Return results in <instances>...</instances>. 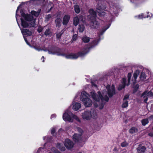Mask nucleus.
Here are the masks:
<instances>
[{
	"label": "nucleus",
	"mask_w": 153,
	"mask_h": 153,
	"mask_svg": "<svg viewBox=\"0 0 153 153\" xmlns=\"http://www.w3.org/2000/svg\"><path fill=\"white\" fill-rule=\"evenodd\" d=\"M107 92L104 91L102 92V95L100 92L99 91L98 92L99 96L97 95L94 91L91 92V95L92 97L96 101H99L100 99L102 100H105L108 102L109 100L107 94H108L109 97H111L113 95L115 94V87L114 85L111 86V90L110 89V86L109 85H107L106 87Z\"/></svg>",
	"instance_id": "obj_1"
},
{
	"label": "nucleus",
	"mask_w": 153,
	"mask_h": 153,
	"mask_svg": "<svg viewBox=\"0 0 153 153\" xmlns=\"http://www.w3.org/2000/svg\"><path fill=\"white\" fill-rule=\"evenodd\" d=\"M98 42V40L95 39L90 42L87 47L83 48L82 51L79 52L77 54L71 53L66 55L65 57L67 59H76L79 56H83L88 53L91 48L97 45Z\"/></svg>",
	"instance_id": "obj_2"
},
{
	"label": "nucleus",
	"mask_w": 153,
	"mask_h": 153,
	"mask_svg": "<svg viewBox=\"0 0 153 153\" xmlns=\"http://www.w3.org/2000/svg\"><path fill=\"white\" fill-rule=\"evenodd\" d=\"M90 22L89 24L90 27L92 28L97 29L99 25V23L96 19L97 13L92 9L89 10Z\"/></svg>",
	"instance_id": "obj_3"
},
{
	"label": "nucleus",
	"mask_w": 153,
	"mask_h": 153,
	"mask_svg": "<svg viewBox=\"0 0 153 153\" xmlns=\"http://www.w3.org/2000/svg\"><path fill=\"white\" fill-rule=\"evenodd\" d=\"M73 114L68 110L65 111L63 115V119L65 121L72 122L73 121Z\"/></svg>",
	"instance_id": "obj_4"
},
{
	"label": "nucleus",
	"mask_w": 153,
	"mask_h": 153,
	"mask_svg": "<svg viewBox=\"0 0 153 153\" xmlns=\"http://www.w3.org/2000/svg\"><path fill=\"white\" fill-rule=\"evenodd\" d=\"M153 96V93L149 91L148 92L147 91H145L141 95V97H143L144 98H145L144 100V102L146 103V102L148 99V97H151Z\"/></svg>",
	"instance_id": "obj_5"
},
{
	"label": "nucleus",
	"mask_w": 153,
	"mask_h": 153,
	"mask_svg": "<svg viewBox=\"0 0 153 153\" xmlns=\"http://www.w3.org/2000/svg\"><path fill=\"white\" fill-rule=\"evenodd\" d=\"M82 117L84 119L90 120L92 117L91 111H85L82 114Z\"/></svg>",
	"instance_id": "obj_6"
},
{
	"label": "nucleus",
	"mask_w": 153,
	"mask_h": 153,
	"mask_svg": "<svg viewBox=\"0 0 153 153\" xmlns=\"http://www.w3.org/2000/svg\"><path fill=\"white\" fill-rule=\"evenodd\" d=\"M64 145L67 149H70L73 147L74 144L72 141L67 139L65 140Z\"/></svg>",
	"instance_id": "obj_7"
},
{
	"label": "nucleus",
	"mask_w": 153,
	"mask_h": 153,
	"mask_svg": "<svg viewBox=\"0 0 153 153\" xmlns=\"http://www.w3.org/2000/svg\"><path fill=\"white\" fill-rule=\"evenodd\" d=\"M82 101L84 103L86 107H90L92 104L91 100L88 98H84L82 99Z\"/></svg>",
	"instance_id": "obj_8"
},
{
	"label": "nucleus",
	"mask_w": 153,
	"mask_h": 153,
	"mask_svg": "<svg viewBox=\"0 0 153 153\" xmlns=\"http://www.w3.org/2000/svg\"><path fill=\"white\" fill-rule=\"evenodd\" d=\"M73 140L76 142H79L81 140V134H75L73 136Z\"/></svg>",
	"instance_id": "obj_9"
},
{
	"label": "nucleus",
	"mask_w": 153,
	"mask_h": 153,
	"mask_svg": "<svg viewBox=\"0 0 153 153\" xmlns=\"http://www.w3.org/2000/svg\"><path fill=\"white\" fill-rule=\"evenodd\" d=\"M27 20L28 21L30 27H34L35 25V19L33 18L32 16L30 18H29Z\"/></svg>",
	"instance_id": "obj_10"
},
{
	"label": "nucleus",
	"mask_w": 153,
	"mask_h": 153,
	"mask_svg": "<svg viewBox=\"0 0 153 153\" xmlns=\"http://www.w3.org/2000/svg\"><path fill=\"white\" fill-rule=\"evenodd\" d=\"M70 19V16L68 15H65L63 18L62 24L64 25H66L68 23Z\"/></svg>",
	"instance_id": "obj_11"
},
{
	"label": "nucleus",
	"mask_w": 153,
	"mask_h": 153,
	"mask_svg": "<svg viewBox=\"0 0 153 153\" xmlns=\"http://www.w3.org/2000/svg\"><path fill=\"white\" fill-rule=\"evenodd\" d=\"M21 25L23 27H29L30 25L29 24L28 21L27 20H24L22 19L21 18Z\"/></svg>",
	"instance_id": "obj_12"
},
{
	"label": "nucleus",
	"mask_w": 153,
	"mask_h": 153,
	"mask_svg": "<svg viewBox=\"0 0 153 153\" xmlns=\"http://www.w3.org/2000/svg\"><path fill=\"white\" fill-rule=\"evenodd\" d=\"M21 32L23 35L30 36L32 34L31 32L27 29H22L21 30Z\"/></svg>",
	"instance_id": "obj_13"
},
{
	"label": "nucleus",
	"mask_w": 153,
	"mask_h": 153,
	"mask_svg": "<svg viewBox=\"0 0 153 153\" xmlns=\"http://www.w3.org/2000/svg\"><path fill=\"white\" fill-rule=\"evenodd\" d=\"M97 9V14L100 16H103L105 14V12L102 9L101 7H98Z\"/></svg>",
	"instance_id": "obj_14"
},
{
	"label": "nucleus",
	"mask_w": 153,
	"mask_h": 153,
	"mask_svg": "<svg viewBox=\"0 0 153 153\" xmlns=\"http://www.w3.org/2000/svg\"><path fill=\"white\" fill-rule=\"evenodd\" d=\"M146 148L143 146L141 145H139L138 147L137 148V150L138 153H143L146 150Z\"/></svg>",
	"instance_id": "obj_15"
},
{
	"label": "nucleus",
	"mask_w": 153,
	"mask_h": 153,
	"mask_svg": "<svg viewBox=\"0 0 153 153\" xmlns=\"http://www.w3.org/2000/svg\"><path fill=\"white\" fill-rule=\"evenodd\" d=\"M73 109L75 111L78 110L81 107L79 103L75 102L73 103Z\"/></svg>",
	"instance_id": "obj_16"
},
{
	"label": "nucleus",
	"mask_w": 153,
	"mask_h": 153,
	"mask_svg": "<svg viewBox=\"0 0 153 153\" xmlns=\"http://www.w3.org/2000/svg\"><path fill=\"white\" fill-rule=\"evenodd\" d=\"M41 10V9L39 10L37 12L32 10L31 11V13L32 16H34L35 17H37L39 15Z\"/></svg>",
	"instance_id": "obj_17"
},
{
	"label": "nucleus",
	"mask_w": 153,
	"mask_h": 153,
	"mask_svg": "<svg viewBox=\"0 0 153 153\" xmlns=\"http://www.w3.org/2000/svg\"><path fill=\"white\" fill-rule=\"evenodd\" d=\"M90 38L86 36H83L82 38V40L84 43H88L90 41Z\"/></svg>",
	"instance_id": "obj_18"
},
{
	"label": "nucleus",
	"mask_w": 153,
	"mask_h": 153,
	"mask_svg": "<svg viewBox=\"0 0 153 153\" xmlns=\"http://www.w3.org/2000/svg\"><path fill=\"white\" fill-rule=\"evenodd\" d=\"M61 19L60 18H57L55 21L56 26L59 27L61 24Z\"/></svg>",
	"instance_id": "obj_19"
},
{
	"label": "nucleus",
	"mask_w": 153,
	"mask_h": 153,
	"mask_svg": "<svg viewBox=\"0 0 153 153\" xmlns=\"http://www.w3.org/2000/svg\"><path fill=\"white\" fill-rule=\"evenodd\" d=\"M139 73V71L138 70H137L136 71V72L134 73L133 75V80H134V81L133 82L134 83H135L136 82V79H137V78L138 76V74H138Z\"/></svg>",
	"instance_id": "obj_20"
},
{
	"label": "nucleus",
	"mask_w": 153,
	"mask_h": 153,
	"mask_svg": "<svg viewBox=\"0 0 153 153\" xmlns=\"http://www.w3.org/2000/svg\"><path fill=\"white\" fill-rule=\"evenodd\" d=\"M129 131L130 133L133 134L137 133L138 131V129L135 127H133L130 129Z\"/></svg>",
	"instance_id": "obj_21"
},
{
	"label": "nucleus",
	"mask_w": 153,
	"mask_h": 153,
	"mask_svg": "<svg viewBox=\"0 0 153 153\" xmlns=\"http://www.w3.org/2000/svg\"><path fill=\"white\" fill-rule=\"evenodd\" d=\"M88 94L85 91H83L81 93V97L82 99L84 98H88Z\"/></svg>",
	"instance_id": "obj_22"
},
{
	"label": "nucleus",
	"mask_w": 153,
	"mask_h": 153,
	"mask_svg": "<svg viewBox=\"0 0 153 153\" xmlns=\"http://www.w3.org/2000/svg\"><path fill=\"white\" fill-rule=\"evenodd\" d=\"M91 114H92V117L93 118H96L97 117V114L96 111L92 110L91 111Z\"/></svg>",
	"instance_id": "obj_23"
},
{
	"label": "nucleus",
	"mask_w": 153,
	"mask_h": 153,
	"mask_svg": "<svg viewBox=\"0 0 153 153\" xmlns=\"http://www.w3.org/2000/svg\"><path fill=\"white\" fill-rule=\"evenodd\" d=\"M57 147L62 151H64L65 150V147L60 143H59L57 144Z\"/></svg>",
	"instance_id": "obj_24"
},
{
	"label": "nucleus",
	"mask_w": 153,
	"mask_h": 153,
	"mask_svg": "<svg viewBox=\"0 0 153 153\" xmlns=\"http://www.w3.org/2000/svg\"><path fill=\"white\" fill-rule=\"evenodd\" d=\"M79 20L78 17L76 16L74 17V19L73 24L75 26H77L79 23Z\"/></svg>",
	"instance_id": "obj_25"
},
{
	"label": "nucleus",
	"mask_w": 153,
	"mask_h": 153,
	"mask_svg": "<svg viewBox=\"0 0 153 153\" xmlns=\"http://www.w3.org/2000/svg\"><path fill=\"white\" fill-rule=\"evenodd\" d=\"M21 16L25 18V20H27L29 18H30L31 17V15L26 14L24 13H21Z\"/></svg>",
	"instance_id": "obj_26"
},
{
	"label": "nucleus",
	"mask_w": 153,
	"mask_h": 153,
	"mask_svg": "<svg viewBox=\"0 0 153 153\" xmlns=\"http://www.w3.org/2000/svg\"><path fill=\"white\" fill-rule=\"evenodd\" d=\"M85 29V27L83 25H79L78 28V30L79 32L80 33L82 32Z\"/></svg>",
	"instance_id": "obj_27"
},
{
	"label": "nucleus",
	"mask_w": 153,
	"mask_h": 153,
	"mask_svg": "<svg viewBox=\"0 0 153 153\" xmlns=\"http://www.w3.org/2000/svg\"><path fill=\"white\" fill-rule=\"evenodd\" d=\"M74 9L75 12L77 13H78L80 11V9L79 6L78 5H75L74 6Z\"/></svg>",
	"instance_id": "obj_28"
},
{
	"label": "nucleus",
	"mask_w": 153,
	"mask_h": 153,
	"mask_svg": "<svg viewBox=\"0 0 153 153\" xmlns=\"http://www.w3.org/2000/svg\"><path fill=\"white\" fill-rule=\"evenodd\" d=\"M128 143L126 141H124L121 143L120 146L122 147H125L128 146Z\"/></svg>",
	"instance_id": "obj_29"
},
{
	"label": "nucleus",
	"mask_w": 153,
	"mask_h": 153,
	"mask_svg": "<svg viewBox=\"0 0 153 153\" xmlns=\"http://www.w3.org/2000/svg\"><path fill=\"white\" fill-rule=\"evenodd\" d=\"M140 79L142 80H144L146 78V76L144 72H142L140 76Z\"/></svg>",
	"instance_id": "obj_30"
},
{
	"label": "nucleus",
	"mask_w": 153,
	"mask_h": 153,
	"mask_svg": "<svg viewBox=\"0 0 153 153\" xmlns=\"http://www.w3.org/2000/svg\"><path fill=\"white\" fill-rule=\"evenodd\" d=\"M128 105V101H123V102L122 105V107L123 108L127 107Z\"/></svg>",
	"instance_id": "obj_31"
},
{
	"label": "nucleus",
	"mask_w": 153,
	"mask_h": 153,
	"mask_svg": "<svg viewBox=\"0 0 153 153\" xmlns=\"http://www.w3.org/2000/svg\"><path fill=\"white\" fill-rule=\"evenodd\" d=\"M149 123L148 120L147 119H144L142 120V123L143 126H145Z\"/></svg>",
	"instance_id": "obj_32"
},
{
	"label": "nucleus",
	"mask_w": 153,
	"mask_h": 153,
	"mask_svg": "<svg viewBox=\"0 0 153 153\" xmlns=\"http://www.w3.org/2000/svg\"><path fill=\"white\" fill-rule=\"evenodd\" d=\"M51 31L50 29H47L44 33V34L46 36L50 35L51 34Z\"/></svg>",
	"instance_id": "obj_33"
},
{
	"label": "nucleus",
	"mask_w": 153,
	"mask_h": 153,
	"mask_svg": "<svg viewBox=\"0 0 153 153\" xmlns=\"http://www.w3.org/2000/svg\"><path fill=\"white\" fill-rule=\"evenodd\" d=\"M72 118L73 119H75L76 121H78L79 122H80V120L79 119V118L77 116H76L74 114H73L72 116Z\"/></svg>",
	"instance_id": "obj_34"
},
{
	"label": "nucleus",
	"mask_w": 153,
	"mask_h": 153,
	"mask_svg": "<svg viewBox=\"0 0 153 153\" xmlns=\"http://www.w3.org/2000/svg\"><path fill=\"white\" fill-rule=\"evenodd\" d=\"M131 74L130 73H128V83L127 85H128L130 84V79L131 77Z\"/></svg>",
	"instance_id": "obj_35"
},
{
	"label": "nucleus",
	"mask_w": 153,
	"mask_h": 153,
	"mask_svg": "<svg viewBox=\"0 0 153 153\" xmlns=\"http://www.w3.org/2000/svg\"><path fill=\"white\" fill-rule=\"evenodd\" d=\"M59 49H58L56 50L55 51H48V53L49 54H54L56 53H58V51H59Z\"/></svg>",
	"instance_id": "obj_36"
},
{
	"label": "nucleus",
	"mask_w": 153,
	"mask_h": 153,
	"mask_svg": "<svg viewBox=\"0 0 153 153\" xmlns=\"http://www.w3.org/2000/svg\"><path fill=\"white\" fill-rule=\"evenodd\" d=\"M125 86V85L124 84H120V85L119 87H118V89L119 90H121L123 88H124Z\"/></svg>",
	"instance_id": "obj_37"
},
{
	"label": "nucleus",
	"mask_w": 153,
	"mask_h": 153,
	"mask_svg": "<svg viewBox=\"0 0 153 153\" xmlns=\"http://www.w3.org/2000/svg\"><path fill=\"white\" fill-rule=\"evenodd\" d=\"M77 34H75L74 35L72 36V39L73 40V41H75L77 39Z\"/></svg>",
	"instance_id": "obj_38"
},
{
	"label": "nucleus",
	"mask_w": 153,
	"mask_h": 153,
	"mask_svg": "<svg viewBox=\"0 0 153 153\" xmlns=\"http://www.w3.org/2000/svg\"><path fill=\"white\" fill-rule=\"evenodd\" d=\"M77 17H78L79 21L82 22L83 21L84 17L80 15Z\"/></svg>",
	"instance_id": "obj_39"
},
{
	"label": "nucleus",
	"mask_w": 153,
	"mask_h": 153,
	"mask_svg": "<svg viewBox=\"0 0 153 153\" xmlns=\"http://www.w3.org/2000/svg\"><path fill=\"white\" fill-rule=\"evenodd\" d=\"M76 129L77 131H78L79 132L80 134H81L82 135V133L83 132L82 130L79 127H77L76 128Z\"/></svg>",
	"instance_id": "obj_40"
},
{
	"label": "nucleus",
	"mask_w": 153,
	"mask_h": 153,
	"mask_svg": "<svg viewBox=\"0 0 153 153\" xmlns=\"http://www.w3.org/2000/svg\"><path fill=\"white\" fill-rule=\"evenodd\" d=\"M51 17V14H49L47 15L46 17V21H48L49 20L50 18Z\"/></svg>",
	"instance_id": "obj_41"
},
{
	"label": "nucleus",
	"mask_w": 153,
	"mask_h": 153,
	"mask_svg": "<svg viewBox=\"0 0 153 153\" xmlns=\"http://www.w3.org/2000/svg\"><path fill=\"white\" fill-rule=\"evenodd\" d=\"M62 33V32H61L58 34H57L56 35V38L57 39H59L60 38Z\"/></svg>",
	"instance_id": "obj_42"
},
{
	"label": "nucleus",
	"mask_w": 153,
	"mask_h": 153,
	"mask_svg": "<svg viewBox=\"0 0 153 153\" xmlns=\"http://www.w3.org/2000/svg\"><path fill=\"white\" fill-rule=\"evenodd\" d=\"M43 30V28L42 27H39L37 31L39 33H40Z\"/></svg>",
	"instance_id": "obj_43"
},
{
	"label": "nucleus",
	"mask_w": 153,
	"mask_h": 153,
	"mask_svg": "<svg viewBox=\"0 0 153 153\" xmlns=\"http://www.w3.org/2000/svg\"><path fill=\"white\" fill-rule=\"evenodd\" d=\"M129 95L128 94H127V95H126L125 96V97L123 98V101H127L126 100L127 99H128L129 98Z\"/></svg>",
	"instance_id": "obj_44"
},
{
	"label": "nucleus",
	"mask_w": 153,
	"mask_h": 153,
	"mask_svg": "<svg viewBox=\"0 0 153 153\" xmlns=\"http://www.w3.org/2000/svg\"><path fill=\"white\" fill-rule=\"evenodd\" d=\"M126 82V79L125 78H123L122 82V84H124L125 85Z\"/></svg>",
	"instance_id": "obj_45"
},
{
	"label": "nucleus",
	"mask_w": 153,
	"mask_h": 153,
	"mask_svg": "<svg viewBox=\"0 0 153 153\" xmlns=\"http://www.w3.org/2000/svg\"><path fill=\"white\" fill-rule=\"evenodd\" d=\"M55 132V130L54 128H53L52 129L51 133L52 134H54Z\"/></svg>",
	"instance_id": "obj_46"
},
{
	"label": "nucleus",
	"mask_w": 153,
	"mask_h": 153,
	"mask_svg": "<svg viewBox=\"0 0 153 153\" xmlns=\"http://www.w3.org/2000/svg\"><path fill=\"white\" fill-rule=\"evenodd\" d=\"M149 119L151 120H153V115H151L149 117Z\"/></svg>",
	"instance_id": "obj_47"
},
{
	"label": "nucleus",
	"mask_w": 153,
	"mask_h": 153,
	"mask_svg": "<svg viewBox=\"0 0 153 153\" xmlns=\"http://www.w3.org/2000/svg\"><path fill=\"white\" fill-rule=\"evenodd\" d=\"M149 136L153 137V132H150L148 134Z\"/></svg>",
	"instance_id": "obj_48"
},
{
	"label": "nucleus",
	"mask_w": 153,
	"mask_h": 153,
	"mask_svg": "<svg viewBox=\"0 0 153 153\" xmlns=\"http://www.w3.org/2000/svg\"><path fill=\"white\" fill-rule=\"evenodd\" d=\"M35 49L38 51H42V49H41L40 48H35Z\"/></svg>",
	"instance_id": "obj_49"
},
{
	"label": "nucleus",
	"mask_w": 153,
	"mask_h": 153,
	"mask_svg": "<svg viewBox=\"0 0 153 153\" xmlns=\"http://www.w3.org/2000/svg\"><path fill=\"white\" fill-rule=\"evenodd\" d=\"M108 28V27L107 28H106L105 29V30H104L103 31V32H101L100 33V35H102L103 34V33H104V32H105V31L106 30V29H107Z\"/></svg>",
	"instance_id": "obj_50"
},
{
	"label": "nucleus",
	"mask_w": 153,
	"mask_h": 153,
	"mask_svg": "<svg viewBox=\"0 0 153 153\" xmlns=\"http://www.w3.org/2000/svg\"><path fill=\"white\" fill-rule=\"evenodd\" d=\"M114 152H117V149L116 147L114 149Z\"/></svg>",
	"instance_id": "obj_51"
},
{
	"label": "nucleus",
	"mask_w": 153,
	"mask_h": 153,
	"mask_svg": "<svg viewBox=\"0 0 153 153\" xmlns=\"http://www.w3.org/2000/svg\"><path fill=\"white\" fill-rule=\"evenodd\" d=\"M139 87V85H137L136 86H135V87L137 88H138Z\"/></svg>",
	"instance_id": "obj_52"
},
{
	"label": "nucleus",
	"mask_w": 153,
	"mask_h": 153,
	"mask_svg": "<svg viewBox=\"0 0 153 153\" xmlns=\"http://www.w3.org/2000/svg\"><path fill=\"white\" fill-rule=\"evenodd\" d=\"M44 56H42V58H41V59H43V60L42 61V62H44Z\"/></svg>",
	"instance_id": "obj_53"
},
{
	"label": "nucleus",
	"mask_w": 153,
	"mask_h": 153,
	"mask_svg": "<svg viewBox=\"0 0 153 153\" xmlns=\"http://www.w3.org/2000/svg\"><path fill=\"white\" fill-rule=\"evenodd\" d=\"M138 17L139 18H140V19L142 18V16H140V15H139V16Z\"/></svg>",
	"instance_id": "obj_54"
},
{
	"label": "nucleus",
	"mask_w": 153,
	"mask_h": 153,
	"mask_svg": "<svg viewBox=\"0 0 153 153\" xmlns=\"http://www.w3.org/2000/svg\"><path fill=\"white\" fill-rule=\"evenodd\" d=\"M24 39H25V42H27V40L25 38H24Z\"/></svg>",
	"instance_id": "obj_55"
},
{
	"label": "nucleus",
	"mask_w": 153,
	"mask_h": 153,
	"mask_svg": "<svg viewBox=\"0 0 153 153\" xmlns=\"http://www.w3.org/2000/svg\"><path fill=\"white\" fill-rule=\"evenodd\" d=\"M52 8H53V7H51V8L49 9L50 10V11L52 9Z\"/></svg>",
	"instance_id": "obj_56"
},
{
	"label": "nucleus",
	"mask_w": 153,
	"mask_h": 153,
	"mask_svg": "<svg viewBox=\"0 0 153 153\" xmlns=\"http://www.w3.org/2000/svg\"><path fill=\"white\" fill-rule=\"evenodd\" d=\"M62 131V129L60 128L59 130V132H60L61 131Z\"/></svg>",
	"instance_id": "obj_57"
},
{
	"label": "nucleus",
	"mask_w": 153,
	"mask_h": 153,
	"mask_svg": "<svg viewBox=\"0 0 153 153\" xmlns=\"http://www.w3.org/2000/svg\"><path fill=\"white\" fill-rule=\"evenodd\" d=\"M50 11V10L49 9V10H48V11H47V13H48V12H49Z\"/></svg>",
	"instance_id": "obj_58"
},
{
	"label": "nucleus",
	"mask_w": 153,
	"mask_h": 153,
	"mask_svg": "<svg viewBox=\"0 0 153 153\" xmlns=\"http://www.w3.org/2000/svg\"><path fill=\"white\" fill-rule=\"evenodd\" d=\"M42 50L44 51H47V50H44V49H42Z\"/></svg>",
	"instance_id": "obj_59"
},
{
	"label": "nucleus",
	"mask_w": 153,
	"mask_h": 153,
	"mask_svg": "<svg viewBox=\"0 0 153 153\" xmlns=\"http://www.w3.org/2000/svg\"><path fill=\"white\" fill-rule=\"evenodd\" d=\"M57 55H59H59H62V54H57Z\"/></svg>",
	"instance_id": "obj_60"
},
{
	"label": "nucleus",
	"mask_w": 153,
	"mask_h": 153,
	"mask_svg": "<svg viewBox=\"0 0 153 153\" xmlns=\"http://www.w3.org/2000/svg\"><path fill=\"white\" fill-rule=\"evenodd\" d=\"M98 106V105H95V106L96 107H97Z\"/></svg>",
	"instance_id": "obj_61"
},
{
	"label": "nucleus",
	"mask_w": 153,
	"mask_h": 153,
	"mask_svg": "<svg viewBox=\"0 0 153 153\" xmlns=\"http://www.w3.org/2000/svg\"><path fill=\"white\" fill-rule=\"evenodd\" d=\"M40 149H39L38 150V152L39 151Z\"/></svg>",
	"instance_id": "obj_62"
},
{
	"label": "nucleus",
	"mask_w": 153,
	"mask_h": 153,
	"mask_svg": "<svg viewBox=\"0 0 153 153\" xmlns=\"http://www.w3.org/2000/svg\"><path fill=\"white\" fill-rule=\"evenodd\" d=\"M18 25L19 26V27L20 25H19V24H18Z\"/></svg>",
	"instance_id": "obj_63"
},
{
	"label": "nucleus",
	"mask_w": 153,
	"mask_h": 153,
	"mask_svg": "<svg viewBox=\"0 0 153 153\" xmlns=\"http://www.w3.org/2000/svg\"><path fill=\"white\" fill-rule=\"evenodd\" d=\"M152 129H153V127H152Z\"/></svg>",
	"instance_id": "obj_64"
}]
</instances>
